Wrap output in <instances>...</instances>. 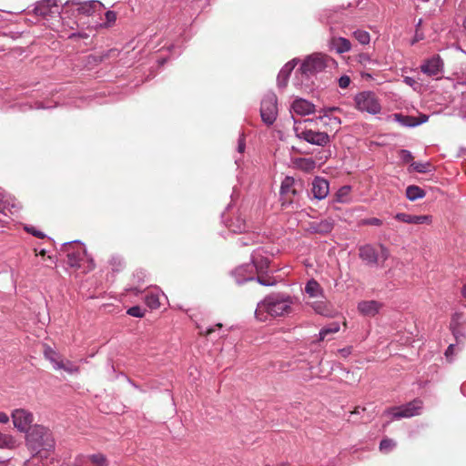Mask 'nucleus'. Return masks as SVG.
Here are the masks:
<instances>
[{
	"mask_svg": "<svg viewBox=\"0 0 466 466\" xmlns=\"http://www.w3.org/2000/svg\"><path fill=\"white\" fill-rule=\"evenodd\" d=\"M310 122H311V120H309V119H307L304 121V123H310Z\"/></svg>",
	"mask_w": 466,
	"mask_h": 466,
	"instance_id": "63",
	"label": "nucleus"
},
{
	"mask_svg": "<svg viewBox=\"0 0 466 466\" xmlns=\"http://www.w3.org/2000/svg\"><path fill=\"white\" fill-rule=\"evenodd\" d=\"M25 229L26 230V232L32 234L33 236L38 238H44L46 237V235L42 231L35 228L34 227H25Z\"/></svg>",
	"mask_w": 466,
	"mask_h": 466,
	"instance_id": "45",
	"label": "nucleus"
},
{
	"mask_svg": "<svg viewBox=\"0 0 466 466\" xmlns=\"http://www.w3.org/2000/svg\"><path fill=\"white\" fill-rule=\"evenodd\" d=\"M295 60L288 62L279 71L278 75V86L279 87H285L288 83L289 76L295 67Z\"/></svg>",
	"mask_w": 466,
	"mask_h": 466,
	"instance_id": "27",
	"label": "nucleus"
},
{
	"mask_svg": "<svg viewBox=\"0 0 466 466\" xmlns=\"http://www.w3.org/2000/svg\"><path fill=\"white\" fill-rule=\"evenodd\" d=\"M87 463H91L95 466H108L109 465V461H108L106 456L101 452L83 456L81 458V464L85 465Z\"/></svg>",
	"mask_w": 466,
	"mask_h": 466,
	"instance_id": "24",
	"label": "nucleus"
},
{
	"mask_svg": "<svg viewBox=\"0 0 466 466\" xmlns=\"http://www.w3.org/2000/svg\"><path fill=\"white\" fill-rule=\"evenodd\" d=\"M333 120H334V122H335L336 124H338V125H339V124H340V121H339V118L335 117Z\"/></svg>",
	"mask_w": 466,
	"mask_h": 466,
	"instance_id": "60",
	"label": "nucleus"
},
{
	"mask_svg": "<svg viewBox=\"0 0 466 466\" xmlns=\"http://www.w3.org/2000/svg\"><path fill=\"white\" fill-rule=\"evenodd\" d=\"M380 257L386 260L389 256H390V252H389V249L384 246V245H380Z\"/></svg>",
	"mask_w": 466,
	"mask_h": 466,
	"instance_id": "50",
	"label": "nucleus"
},
{
	"mask_svg": "<svg viewBox=\"0 0 466 466\" xmlns=\"http://www.w3.org/2000/svg\"><path fill=\"white\" fill-rule=\"evenodd\" d=\"M146 310L139 306H134L127 309V313L132 317L142 318L145 315Z\"/></svg>",
	"mask_w": 466,
	"mask_h": 466,
	"instance_id": "42",
	"label": "nucleus"
},
{
	"mask_svg": "<svg viewBox=\"0 0 466 466\" xmlns=\"http://www.w3.org/2000/svg\"><path fill=\"white\" fill-rule=\"evenodd\" d=\"M214 331V328H208L206 330H200L199 333L204 336H208Z\"/></svg>",
	"mask_w": 466,
	"mask_h": 466,
	"instance_id": "56",
	"label": "nucleus"
},
{
	"mask_svg": "<svg viewBox=\"0 0 466 466\" xmlns=\"http://www.w3.org/2000/svg\"><path fill=\"white\" fill-rule=\"evenodd\" d=\"M20 209L19 202L0 187V213L14 215Z\"/></svg>",
	"mask_w": 466,
	"mask_h": 466,
	"instance_id": "12",
	"label": "nucleus"
},
{
	"mask_svg": "<svg viewBox=\"0 0 466 466\" xmlns=\"http://www.w3.org/2000/svg\"><path fill=\"white\" fill-rule=\"evenodd\" d=\"M421 410L422 401L416 399L400 407L391 408L386 410V413L391 415L393 419L410 418L419 415Z\"/></svg>",
	"mask_w": 466,
	"mask_h": 466,
	"instance_id": "8",
	"label": "nucleus"
},
{
	"mask_svg": "<svg viewBox=\"0 0 466 466\" xmlns=\"http://www.w3.org/2000/svg\"><path fill=\"white\" fill-rule=\"evenodd\" d=\"M294 132L298 138L312 145L324 147L329 143V136L326 132L314 131L306 127L303 128L300 127V124H297V122H295Z\"/></svg>",
	"mask_w": 466,
	"mask_h": 466,
	"instance_id": "5",
	"label": "nucleus"
},
{
	"mask_svg": "<svg viewBox=\"0 0 466 466\" xmlns=\"http://www.w3.org/2000/svg\"><path fill=\"white\" fill-rule=\"evenodd\" d=\"M396 446V442L391 439H383L380 443V450L382 452L388 453L391 451Z\"/></svg>",
	"mask_w": 466,
	"mask_h": 466,
	"instance_id": "40",
	"label": "nucleus"
},
{
	"mask_svg": "<svg viewBox=\"0 0 466 466\" xmlns=\"http://www.w3.org/2000/svg\"><path fill=\"white\" fill-rule=\"evenodd\" d=\"M394 119L405 127H416L420 124H422L428 120V116L423 115L420 121H417L415 117L410 116H403L401 114H394Z\"/></svg>",
	"mask_w": 466,
	"mask_h": 466,
	"instance_id": "28",
	"label": "nucleus"
},
{
	"mask_svg": "<svg viewBox=\"0 0 466 466\" xmlns=\"http://www.w3.org/2000/svg\"><path fill=\"white\" fill-rule=\"evenodd\" d=\"M398 156H399L400 159L404 163L411 164V162L413 160V156H412L411 152L409 150H406V149H400L398 152Z\"/></svg>",
	"mask_w": 466,
	"mask_h": 466,
	"instance_id": "41",
	"label": "nucleus"
},
{
	"mask_svg": "<svg viewBox=\"0 0 466 466\" xmlns=\"http://www.w3.org/2000/svg\"><path fill=\"white\" fill-rule=\"evenodd\" d=\"M216 326H217L218 328H221V327H222V324H221V323H218Z\"/></svg>",
	"mask_w": 466,
	"mask_h": 466,
	"instance_id": "62",
	"label": "nucleus"
},
{
	"mask_svg": "<svg viewBox=\"0 0 466 466\" xmlns=\"http://www.w3.org/2000/svg\"><path fill=\"white\" fill-rule=\"evenodd\" d=\"M352 35L354 38L361 45H368L370 41V35L365 30H355Z\"/></svg>",
	"mask_w": 466,
	"mask_h": 466,
	"instance_id": "38",
	"label": "nucleus"
},
{
	"mask_svg": "<svg viewBox=\"0 0 466 466\" xmlns=\"http://www.w3.org/2000/svg\"><path fill=\"white\" fill-rule=\"evenodd\" d=\"M359 257L367 264L374 265L379 260V254L371 245H364L359 248Z\"/></svg>",
	"mask_w": 466,
	"mask_h": 466,
	"instance_id": "20",
	"label": "nucleus"
},
{
	"mask_svg": "<svg viewBox=\"0 0 466 466\" xmlns=\"http://www.w3.org/2000/svg\"><path fill=\"white\" fill-rule=\"evenodd\" d=\"M420 71L431 77L440 79L443 74L444 63L439 55H435L422 62Z\"/></svg>",
	"mask_w": 466,
	"mask_h": 466,
	"instance_id": "10",
	"label": "nucleus"
},
{
	"mask_svg": "<svg viewBox=\"0 0 466 466\" xmlns=\"http://www.w3.org/2000/svg\"><path fill=\"white\" fill-rule=\"evenodd\" d=\"M426 195L425 191L415 185L409 186L406 188V197L410 201H415L417 199L424 198Z\"/></svg>",
	"mask_w": 466,
	"mask_h": 466,
	"instance_id": "31",
	"label": "nucleus"
},
{
	"mask_svg": "<svg viewBox=\"0 0 466 466\" xmlns=\"http://www.w3.org/2000/svg\"><path fill=\"white\" fill-rule=\"evenodd\" d=\"M35 14L43 17L59 13V8L56 0H43L36 4Z\"/></svg>",
	"mask_w": 466,
	"mask_h": 466,
	"instance_id": "16",
	"label": "nucleus"
},
{
	"mask_svg": "<svg viewBox=\"0 0 466 466\" xmlns=\"http://www.w3.org/2000/svg\"><path fill=\"white\" fill-rule=\"evenodd\" d=\"M55 370H64L70 374L77 373L79 371V368L76 366L72 361L66 360L64 362L62 360L58 364H56V368Z\"/></svg>",
	"mask_w": 466,
	"mask_h": 466,
	"instance_id": "36",
	"label": "nucleus"
},
{
	"mask_svg": "<svg viewBox=\"0 0 466 466\" xmlns=\"http://www.w3.org/2000/svg\"><path fill=\"white\" fill-rule=\"evenodd\" d=\"M15 446V439L9 434L0 431V448H13Z\"/></svg>",
	"mask_w": 466,
	"mask_h": 466,
	"instance_id": "39",
	"label": "nucleus"
},
{
	"mask_svg": "<svg viewBox=\"0 0 466 466\" xmlns=\"http://www.w3.org/2000/svg\"><path fill=\"white\" fill-rule=\"evenodd\" d=\"M339 86L341 88H347L350 84V78L348 76H341L339 78Z\"/></svg>",
	"mask_w": 466,
	"mask_h": 466,
	"instance_id": "46",
	"label": "nucleus"
},
{
	"mask_svg": "<svg viewBox=\"0 0 466 466\" xmlns=\"http://www.w3.org/2000/svg\"><path fill=\"white\" fill-rule=\"evenodd\" d=\"M262 248H258L251 255V264L254 265L258 274L264 272L269 265L268 257Z\"/></svg>",
	"mask_w": 466,
	"mask_h": 466,
	"instance_id": "15",
	"label": "nucleus"
},
{
	"mask_svg": "<svg viewBox=\"0 0 466 466\" xmlns=\"http://www.w3.org/2000/svg\"><path fill=\"white\" fill-rule=\"evenodd\" d=\"M360 224L363 226L380 227L382 225V220L380 218H369L362 219Z\"/></svg>",
	"mask_w": 466,
	"mask_h": 466,
	"instance_id": "44",
	"label": "nucleus"
},
{
	"mask_svg": "<svg viewBox=\"0 0 466 466\" xmlns=\"http://www.w3.org/2000/svg\"><path fill=\"white\" fill-rule=\"evenodd\" d=\"M40 254L44 256L46 254L45 250H42Z\"/></svg>",
	"mask_w": 466,
	"mask_h": 466,
	"instance_id": "64",
	"label": "nucleus"
},
{
	"mask_svg": "<svg viewBox=\"0 0 466 466\" xmlns=\"http://www.w3.org/2000/svg\"><path fill=\"white\" fill-rule=\"evenodd\" d=\"M14 427L22 433H27L33 427L34 414L24 408L15 409L11 413Z\"/></svg>",
	"mask_w": 466,
	"mask_h": 466,
	"instance_id": "6",
	"label": "nucleus"
},
{
	"mask_svg": "<svg viewBox=\"0 0 466 466\" xmlns=\"http://www.w3.org/2000/svg\"><path fill=\"white\" fill-rule=\"evenodd\" d=\"M159 291H148L145 296V303L151 309H157L160 307Z\"/></svg>",
	"mask_w": 466,
	"mask_h": 466,
	"instance_id": "32",
	"label": "nucleus"
},
{
	"mask_svg": "<svg viewBox=\"0 0 466 466\" xmlns=\"http://www.w3.org/2000/svg\"><path fill=\"white\" fill-rule=\"evenodd\" d=\"M277 96L274 93L265 95L261 101L260 116L264 123L272 125L278 115Z\"/></svg>",
	"mask_w": 466,
	"mask_h": 466,
	"instance_id": "7",
	"label": "nucleus"
},
{
	"mask_svg": "<svg viewBox=\"0 0 466 466\" xmlns=\"http://www.w3.org/2000/svg\"><path fill=\"white\" fill-rule=\"evenodd\" d=\"M76 5V10L78 13L92 15L96 12H101L103 9V5L99 1H88L85 3H74Z\"/></svg>",
	"mask_w": 466,
	"mask_h": 466,
	"instance_id": "21",
	"label": "nucleus"
},
{
	"mask_svg": "<svg viewBox=\"0 0 466 466\" xmlns=\"http://www.w3.org/2000/svg\"><path fill=\"white\" fill-rule=\"evenodd\" d=\"M27 448L35 453L41 451H51L55 447V440L51 431L40 424H35L25 434Z\"/></svg>",
	"mask_w": 466,
	"mask_h": 466,
	"instance_id": "2",
	"label": "nucleus"
},
{
	"mask_svg": "<svg viewBox=\"0 0 466 466\" xmlns=\"http://www.w3.org/2000/svg\"><path fill=\"white\" fill-rule=\"evenodd\" d=\"M334 228V220L331 218H326L321 221H313L309 224L308 231L310 233L318 234H328L331 232Z\"/></svg>",
	"mask_w": 466,
	"mask_h": 466,
	"instance_id": "17",
	"label": "nucleus"
},
{
	"mask_svg": "<svg viewBox=\"0 0 466 466\" xmlns=\"http://www.w3.org/2000/svg\"><path fill=\"white\" fill-rule=\"evenodd\" d=\"M305 293L309 295L310 298H323V289L319 285V283L311 279L306 283L305 286Z\"/></svg>",
	"mask_w": 466,
	"mask_h": 466,
	"instance_id": "29",
	"label": "nucleus"
},
{
	"mask_svg": "<svg viewBox=\"0 0 466 466\" xmlns=\"http://www.w3.org/2000/svg\"><path fill=\"white\" fill-rule=\"evenodd\" d=\"M257 280H258V283H260L263 286H271V285L274 284L273 281H270L269 279H266L263 277H258Z\"/></svg>",
	"mask_w": 466,
	"mask_h": 466,
	"instance_id": "53",
	"label": "nucleus"
},
{
	"mask_svg": "<svg viewBox=\"0 0 466 466\" xmlns=\"http://www.w3.org/2000/svg\"><path fill=\"white\" fill-rule=\"evenodd\" d=\"M20 209L19 202L0 187V213L14 215Z\"/></svg>",
	"mask_w": 466,
	"mask_h": 466,
	"instance_id": "11",
	"label": "nucleus"
},
{
	"mask_svg": "<svg viewBox=\"0 0 466 466\" xmlns=\"http://www.w3.org/2000/svg\"><path fill=\"white\" fill-rule=\"evenodd\" d=\"M336 61L330 56L315 53L309 56L302 63L300 71L303 75L309 76L323 72L327 68L334 67Z\"/></svg>",
	"mask_w": 466,
	"mask_h": 466,
	"instance_id": "3",
	"label": "nucleus"
},
{
	"mask_svg": "<svg viewBox=\"0 0 466 466\" xmlns=\"http://www.w3.org/2000/svg\"><path fill=\"white\" fill-rule=\"evenodd\" d=\"M44 356L53 364L54 369H56V364L61 361L59 354L49 346H45Z\"/></svg>",
	"mask_w": 466,
	"mask_h": 466,
	"instance_id": "34",
	"label": "nucleus"
},
{
	"mask_svg": "<svg viewBox=\"0 0 466 466\" xmlns=\"http://www.w3.org/2000/svg\"><path fill=\"white\" fill-rule=\"evenodd\" d=\"M65 252L67 256V264L73 268H80L81 262L86 256L84 245L79 242L66 243Z\"/></svg>",
	"mask_w": 466,
	"mask_h": 466,
	"instance_id": "9",
	"label": "nucleus"
},
{
	"mask_svg": "<svg viewBox=\"0 0 466 466\" xmlns=\"http://www.w3.org/2000/svg\"><path fill=\"white\" fill-rule=\"evenodd\" d=\"M292 305L293 299L289 295L273 293L258 303L255 315L261 321H266L268 317H283L291 312Z\"/></svg>",
	"mask_w": 466,
	"mask_h": 466,
	"instance_id": "1",
	"label": "nucleus"
},
{
	"mask_svg": "<svg viewBox=\"0 0 466 466\" xmlns=\"http://www.w3.org/2000/svg\"><path fill=\"white\" fill-rule=\"evenodd\" d=\"M382 308V304L377 300H364L358 304L359 311L368 317H374Z\"/></svg>",
	"mask_w": 466,
	"mask_h": 466,
	"instance_id": "19",
	"label": "nucleus"
},
{
	"mask_svg": "<svg viewBox=\"0 0 466 466\" xmlns=\"http://www.w3.org/2000/svg\"><path fill=\"white\" fill-rule=\"evenodd\" d=\"M431 164L430 162H411L410 171L418 173H428L431 171Z\"/></svg>",
	"mask_w": 466,
	"mask_h": 466,
	"instance_id": "35",
	"label": "nucleus"
},
{
	"mask_svg": "<svg viewBox=\"0 0 466 466\" xmlns=\"http://www.w3.org/2000/svg\"><path fill=\"white\" fill-rule=\"evenodd\" d=\"M295 183L296 181L292 177H286L281 183L280 194L282 196H288L289 194L295 196L297 194Z\"/></svg>",
	"mask_w": 466,
	"mask_h": 466,
	"instance_id": "30",
	"label": "nucleus"
},
{
	"mask_svg": "<svg viewBox=\"0 0 466 466\" xmlns=\"http://www.w3.org/2000/svg\"><path fill=\"white\" fill-rule=\"evenodd\" d=\"M76 36H78V37H86V34H80V33H73L69 35V38H74Z\"/></svg>",
	"mask_w": 466,
	"mask_h": 466,
	"instance_id": "57",
	"label": "nucleus"
},
{
	"mask_svg": "<svg viewBox=\"0 0 466 466\" xmlns=\"http://www.w3.org/2000/svg\"><path fill=\"white\" fill-rule=\"evenodd\" d=\"M423 39V35L422 34H420L418 31L416 32L412 41H411V45H414L416 44L417 42L420 41Z\"/></svg>",
	"mask_w": 466,
	"mask_h": 466,
	"instance_id": "55",
	"label": "nucleus"
},
{
	"mask_svg": "<svg viewBox=\"0 0 466 466\" xmlns=\"http://www.w3.org/2000/svg\"><path fill=\"white\" fill-rule=\"evenodd\" d=\"M330 47L338 54H343L351 49V43L345 37H332L330 39Z\"/></svg>",
	"mask_w": 466,
	"mask_h": 466,
	"instance_id": "26",
	"label": "nucleus"
},
{
	"mask_svg": "<svg viewBox=\"0 0 466 466\" xmlns=\"http://www.w3.org/2000/svg\"><path fill=\"white\" fill-rule=\"evenodd\" d=\"M256 274H258V272L251 263L239 266L233 271V276L238 284L248 280H253Z\"/></svg>",
	"mask_w": 466,
	"mask_h": 466,
	"instance_id": "13",
	"label": "nucleus"
},
{
	"mask_svg": "<svg viewBox=\"0 0 466 466\" xmlns=\"http://www.w3.org/2000/svg\"><path fill=\"white\" fill-rule=\"evenodd\" d=\"M291 167L304 172H311L316 167V161L311 157H293Z\"/></svg>",
	"mask_w": 466,
	"mask_h": 466,
	"instance_id": "23",
	"label": "nucleus"
},
{
	"mask_svg": "<svg viewBox=\"0 0 466 466\" xmlns=\"http://www.w3.org/2000/svg\"><path fill=\"white\" fill-rule=\"evenodd\" d=\"M352 352V348L351 347H346V348H343V349H339L338 350V353L342 357V358H348Z\"/></svg>",
	"mask_w": 466,
	"mask_h": 466,
	"instance_id": "47",
	"label": "nucleus"
},
{
	"mask_svg": "<svg viewBox=\"0 0 466 466\" xmlns=\"http://www.w3.org/2000/svg\"><path fill=\"white\" fill-rule=\"evenodd\" d=\"M340 327L339 322H331L323 327L319 333V341L324 340L329 335L339 332Z\"/></svg>",
	"mask_w": 466,
	"mask_h": 466,
	"instance_id": "33",
	"label": "nucleus"
},
{
	"mask_svg": "<svg viewBox=\"0 0 466 466\" xmlns=\"http://www.w3.org/2000/svg\"><path fill=\"white\" fill-rule=\"evenodd\" d=\"M106 19L108 23H113L116 21V15L115 14V12L113 11H107L106 12Z\"/></svg>",
	"mask_w": 466,
	"mask_h": 466,
	"instance_id": "49",
	"label": "nucleus"
},
{
	"mask_svg": "<svg viewBox=\"0 0 466 466\" xmlns=\"http://www.w3.org/2000/svg\"><path fill=\"white\" fill-rule=\"evenodd\" d=\"M311 192L314 198L318 200L326 198L329 192L328 180L320 177H316L312 181Z\"/></svg>",
	"mask_w": 466,
	"mask_h": 466,
	"instance_id": "14",
	"label": "nucleus"
},
{
	"mask_svg": "<svg viewBox=\"0 0 466 466\" xmlns=\"http://www.w3.org/2000/svg\"><path fill=\"white\" fill-rule=\"evenodd\" d=\"M394 218L398 221L404 222L407 224H431V217L428 215L415 216L407 213H397Z\"/></svg>",
	"mask_w": 466,
	"mask_h": 466,
	"instance_id": "18",
	"label": "nucleus"
},
{
	"mask_svg": "<svg viewBox=\"0 0 466 466\" xmlns=\"http://www.w3.org/2000/svg\"><path fill=\"white\" fill-rule=\"evenodd\" d=\"M403 82H404L406 85H408V86H412V87H414V86H416V85H417L416 80H415L414 78L410 77V76H404V78H403Z\"/></svg>",
	"mask_w": 466,
	"mask_h": 466,
	"instance_id": "52",
	"label": "nucleus"
},
{
	"mask_svg": "<svg viewBox=\"0 0 466 466\" xmlns=\"http://www.w3.org/2000/svg\"><path fill=\"white\" fill-rule=\"evenodd\" d=\"M291 109L298 115L306 116L313 113L315 106L312 103L306 99L298 98L293 101Z\"/></svg>",
	"mask_w": 466,
	"mask_h": 466,
	"instance_id": "22",
	"label": "nucleus"
},
{
	"mask_svg": "<svg viewBox=\"0 0 466 466\" xmlns=\"http://www.w3.org/2000/svg\"><path fill=\"white\" fill-rule=\"evenodd\" d=\"M245 147H246V144H245V137H244V135L242 134L238 139V151L239 153H243L244 150H245Z\"/></svg>",
	"mask_w": 466,
	"mask_h": 466,
	"instance_id": "48",
	"label": "nucleus"
},
{
	"mask_svg": "<svg viewBox=\"0 0 466 466\" xmlns=\"http://www.w3.org/2000/svg\"><path fill=\"white\" fill-rule=\"evenodd\" d=\"M335 110H337V108H336V107H331V108H329V109H328V111H329V112H332V111H335Z\"/></svg>",
	"mask_w": 466,
	"mask_h": 466,
	"instance_id": "61",
	"label": "nucleus"
},
{
	"mask_svg": "<svg viewBox=\"0 0 466 466\" xmlns=\"http://www.w3.org/2000/svg\"><path fill=\"white\" fill-rule=\"evenodd\" d=\"M355 107L371 115L379 114L381 110L380 102L375 93L371 91H362L354 96Z\"/></svg>",
	"mask_w": 466,
	"mask_h": 466,
	"instance_id": "4",
	"label": "nucleus"
},
{
	"mask_svg": "<svg viewBox=\"0 0 466 466\" xmlns=\"http://www.w3.org/2000/svg\"><path fill=\"white\" fill-rule=\"evenodd\" d=\"M461 293H462V296H463L464 298H466V284L463 286L462 290H461Z\"/></svg>",
	"mask_w": 466,
	"mask_h": 466,
	"instance_id": "59",
	"label": "nucleus"
},
{
	"mask_svg": "<svg viewBox=\"0 0 466 466\" xmlns=\"http://www.w3.org/2000/svg\"><path fill=\"white\" fill-rule=\"evenodd\" d=\"M454 352H455V345L451 344V345L447 348V350H446V351H445V356H446V358H447V359H450V358L454 354Z\"/></svg>",
	"mask_w": 466,
	"mask_h": 466,
	"instance_id": "51",
	"label": "nucleus"
},
{
	"mask_svg": "<svg viewBox=\"0 0 466 466\" xmlns=\"http://www.w3.org/2000/svg\"><path fill=\"white\" fill-rule=\"evenodd\" d=\"M35 108L37 109H40V108H46V106H43V104L41 102H37L35 104Z\"/></svg>",
	"mask_w": 466,
	"mask_h": 466,
	"instance_id": "58",
	"label": "nucleus"
},
{
	"mask_svg": "<svg viewBox=\"0 0 466 466\" xmlns=\"http://www.w3.org/2000/svg\"><path fill=\"white\" fill-rule=\"evenodd\" d=\"M351 187L350 186L341 187L336 193V200L339 203H345L349 201Z\"/></svg>",
	"mask_w": 466,
	"mask_h": 466,
	"instance_id": "37",
	"label": "nucleus"
},
{
	"mask_svg": "<svg viewBox=\"0 0 466 466\" xmlns=\"http://www.w3.org/2000/svg\"><path fill=\"white\" fill-rule=\"evenodd\" d=\"M9 416L3 411H0V423L6 424L9 422Z\"/></svg>",
	"mask_w": 466,
	"mask_h": 466,
	"instance_id": "54",
	"label": "nucleus"
},
{
	"mask_svg": "<svg viewBox=\"0 0 466 466\" xmlns=\"http://www.w3.org/2000/svg\"><path fill=\"white\" fill-rule=\"evenodd\" d=\"M313 309L320 315H326L327 314V305L324 301H316L312 304Z\"/></svg>",
	"mask_w": 466,
	"mask_h": 466,
	"instance_id": "43",
	"label": "nucleus"
},
{
	"mask_svg": "<svg viewBox=\"0 0 466 466\" xmlns=\"http://www.w3.org/2000/svg\"><path fill=\"white\" fill-rule=\"evenodd\" d=\"M227 226L228 229L234 233H243L248 228L245 218L241 215L233 216L228 220Z\"/></svg>",
	"mask_w": 466,
	"mask_h": 466,
	"instance_id": "25",
	"label": "nucleus"
}]
</instances>
